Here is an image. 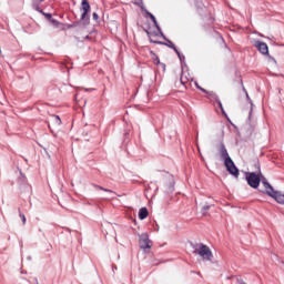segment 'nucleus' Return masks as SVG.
Returning a JSON list of instances; mask_svg holds the SVG:
<instances>
[{
	"mask_svg": "<svg viewBox=\"0 0 284 284\" xmlns=\"http://www.w3.org/2000/svg\"><path fill=\"white\" fill-rule=\"evenodd\" d=\"M240 284H247V283H245L244 281H240Z\"/></svg>",
	"mask_w": 284,
	"mask_h": 284,
	"instance_id": "obj_24",
	"label": "nucleus"
},
{
	"mask_svg": "<svg viewBox=\"0 0 284 284\" xmlns=\"http://www.w3.org/2000/svg\"><path fill=\"white\" fill-rule=\"evenodd\" d=\"M246 181L250 187L256 190L261 185V171L257 174L254 172L246 173Z\"/></svg>",
	"mask_w": 284,
	"mask_h": 284,
	"instance_id": "obj_2",
	"label": "nucleus"
},
{
	"mask_svg": "<svg viewBox=\"0 0 284 284\" xmlns=\"http://www.w3.org/2000/svg\"><path fill=\"white\" fill-rule=\"evenodd\" d=\"M260 176H261V182L266 190V194L270 195V193H272L274 191V187L270 185V182H267V179H265V176H263V173L260 172Z\"/></svg>",
	"mask_w": 284,
	"mask_h": 284,
	"instance_id": "obj_9",
	"label": "nucleus"
},
{
	"mask_svg": "<svg viewBox=\"0 0 284 284\" xmlns=\"http://www.w3.org/2000/svg\"><path fill=\"white\" fill-rule=\"evenodd\" d=\"M154 57H155V55H154ZM154 63H155V65H159V63H161V60L159 59V57H155Z\"/></svg>",
	"mask_w": 284,
	"mask_h": 284,
	"instance_id": "obj_20",
	"label": "nucleus"
},
{
	"mask_svg": "<svg viewBox=\"0 0 284 284\" xmlns=\"http://www.w3.org/2000/svg\"><path fill=\"white\" fill-rule=\"evenodd\" d=\"M205 94H209V99H214V101H217V103L223 112V103L220 102L219 95H216V93H214V92H207V91L205 92Z\"/></svg>",
	"mask_w": 284,
	"mask_h": 284,
	"instance_id": "obj_11",
	"label": "nucleus"
},
{
	"mask_svg": "<svg viewBox=\"0 0 284 284\" xmlns=\"http://www.w3.org/2000/svg\"><path fill=\"white\" fill-rule=\"evenodd\" d=\"M181 83H185V81H183V78H181Z\"/></svg>",
	"mask_w": 284,
	"mask_h": 284,
	"instance_id": "obj_25",
	"label": "nucleus"
},
{
	"mask_svg": "<svg viewBox=\"0 0 284 284\" xmlns=\"http://www.w3.org/2000/svg\"><path fill=\"white\" fill-rule=\"evenodd\" d=\"M254 45L257 48L261 54H270V48H267V43L256 40Z\"/></svg>",
	"mask_w": 284,
	"mask_h": 284,
	"instance_id": "obj_7",
	"label": "nucleus"
},
{
	"mask_svg": "<svg viewBox=\"0 0 284 284\" xmlns=\"http://www.w3.org/2000/svg\"><path fill=\"white\" fill-rule=\"evenodd\" d=\"M150 18L152 19L153 23L156 26V18L154 17V14L150 13Z\"/></svg>",
	"mask_w": 284,
	"mask_h": 284,
	"instance_id": "obj_18",
	"label": "nucleus"
},
{
	"mask_svg": "<svg viewBox=\"0 0 284 284\" xmlns=\"http://www.w3.org/2000/svg\"><path fill=\"white\" fill-rule=\"evenodd\" d=\"M50 123L49 124V130H51V132H53V130H59V128H61V118L59 115H51L50 118ZM53 128V130H52Z\"/></svg>",
	"mask_w": 284,
	"mask_h": 284,
	"instance_id": "obj_5",
	"label": "nucleus"
},
{
	"mask_svg": "<svg viewBox=\"0 0 284 284\" xmlns=\"http://www.w3.org/2000/svg\"><path fill=\"white\" fill-rule=\"evenodd\" d=\"M224 165H225L227 172L230 174H232V176H234L235 179H239V168H236V164H234V161H232V158L227 159L224 162Z\"/></svg>",
	"mask_w": 284,
	"mask_h": 284,
	"instance_id": "obj_4",
	"label": "nucleus"
},
{
	"mask_svg": "<svg viewBox=\"0 0 284 284\" xmlns=\"http://www.w3.org/2000/svg\"><path fill=\"white\" fill-rule=\"evenodd\" d=\"M163 45H168L169 48H172V50H174V52H176L179 49H176V45H174V43L170 40H168V43H163Z\"/></svg>",
	"mask_w": 284,
	"mask_h": 284,
	"instance_id": "obj_13",
	"label": "nucleus"
},
{
	"mask_svg": "<svg viewBox=\"0 0 284 284\" xmlns=\"http://www.w3.org/2000/svg\"><path fill=\"white\" fill-rule=\"evenodd\" d=\"M193 253L201 256L202 261H212V258H214L212 250H210V247L203 243L196 244Z\"/></svg>",
	"mask_w": 284,
	"mask_h": 284,
	"instance_id": "obj_1",
	"label": "nucleus"
},
{
	"mask_svg": "<svg viewBox=\"0 0 284 284\" xmlns=\"http://www.w3.org/2000/svg\"><path fill=\"white\" fill-rule=\"evenodd\" d=\"M196 88H199V90H201L202 92H207V90L201 88V85L196 84Z\"/></svg>",
	"mask_w": 284,
	"mask_h": 284,
	"instance_id": "obj_21",
	"label": "nucleus"
},
{
	"mask_svg": "<svg viewBox=\"0 0 284 284\" xmlns=\"http://www.w3.org/2000/svg\"><path fill=\"white\" fill-rule=\"evenodd\" d=\"M217 152L221 156V159L224 161V163L227 161V159H232L230 158V153H227V149H225V144L220 143L217 145Z\"/></svg>",
	"mask_w": 284,
	"mask_h": 284,
	"instance_id": "obj_6",
	"label": "nucleus"
},
{
	"mask_svg": "<svg viewBox=\"0 0 284 284\" xmlns=\"http://www.w3.org/2000/svg\"><path fill=\"white\" fill-rule=\"evenodd\" d=\"M47 19H49V21L52 19V14H50V13H47Z\"/></svg>",
	"mask_w": 284,
	"mask_h": 284,
	"instance_id": "obj_22",
	"label": "nucleus"
},
{
	"mask_svg": "<svg viewBox=\"0 0 284 284\" xmlns=\"http://www.w3.org/2000/svg\"><path fill=\"white\" fill-rule=\"evenodd\" d=\"M210 207H211L210 205H204L203 209H202L203 210V214H205V212H207V210H210Z\"/></svg>",
	"mask_w": 284,
	"mask_h": 284,
	"instance_id": "obj_19",
	"label": "nucleus"
},
{
	"mask_svg": "<svg viewBox=\"0 0 284 284\" xmlns=\"http://www.w3.org/2000/svg\"><path fill=\"white\" fill-rule=\"evenodd\" d=\"M20 219H22V223L26 225V215L23 213H20Z\"/></svg>",
	"mask_w": 284,
	"mask_h": 284,
	"instance_id": "obj_17",
	"label": "nucleus"
},
{
	"mask_svg": "<svg viewBox=\"0 0 284 284\" xmlns=\"http://www.w3.org/2000/svg\"><path fill=\"white\" fill-rule=\"evenodd\" d=\"M148 214H149V212H148L146 207L140 209V211H139L140 221H145V219H148Z\"/></svg>",
	"mask_w": 284,
	"mask_h": 284,
	"instance_id": "obj_12",
	"label": "nucleus"
},
{
	"mask_svg": "<svg viewBox=\"0 0 284 284\" xmlns=\"http://www.w3.org/2000/svg\"><path fill=\"white\" fill-rule=\"evenodd\" d=\"M93 19L97 21L99 19V14L93 13Z\"/></svg>",
	"mask_w": 284,
	"mask_h": 284,
	"instance_id": "obj_23",
	"label": "nucleus"
},
{
	"mask_svg": "<svg viewBox=\"0 0 284 284\" xmlns=\"http://www.w3.org/2000/svg\"><path fill=\"white\" fill-rule=\"evenodd\" d=\"M175 52H176V54H178L180 61H185V55H182L181 52H179V50L175 51Z\"/></svg>",
	"mask_w": 284,
	"mask_h": 284,
	"instance_id": "obj_15",
	"label": "nucleus"
},
{
	"mask_svg": "<svg viewBox=\"0 0 284 284\" xmlns=\"http://www.w3.org/2000/svg\"><path fill=\"white\" fill-rule=\"evenodd\" d=\"M268 196H271V199H274V201H276V203H280V205H284V194L273 190L272 193H268Z\"/></svg>",
	"mask_w": 284,
	"mask_h": 284,
	"instance_id": "obj_8",
	"label": "nucleus"
},
{
	"mask_svg": "<svg viewBox=\"0 0 284 284\" xmlns=\"http://www.w3.org/2000/svg\"><path fill=\"white\" fill-rule=\"evenodd\" d=\"M49 21H51L52 26H59V21L54 20V19H50Z\"/></svg>",
	"mask_w": 284,
	"mask_h": 284,
	"instance_id": "obj_16",
	"label": "nucleus"
},
{
	"mask_svg": "<svg viewBox=\"0 0 284 284\" xmlns=\"http://www.w3.org/2000/svg\"><path fill=\"white\" fill-rule=\"evenodd\" d=\"M99 190H102V192H109L110 194H114V191L104 189L103 186H99Z\"/></svg>",
	"mask_w": 284,
	"mask_h": 284,
	"instance_id": "obj_14",
	"label": "nucleus"
},
{
	"mask_svg": "<svg viewBox=\"0 0 284 284\" xmlns=\"http://www.w3.org/2000/svg\"><path fill=\"white\" fill-rule=\"evenodd\" d=\"M82 16L81 19H85L88 17V13L90 12V2L88 0H82Z\"/></svg>",
	"mask_w": 284,
	"mask_h": 284,
	"instance_id": "obj_10",
	"label": "nucleus"
},
{
	"mask_svg": "<svg viewBox=\"0 0 284 284\" xmlns=\"http://www.w3.org/2000/svg\"><path fill=\"white\" fill-rule=\"evenodd\" d=\"M139 245L141 250H150L152 247V242L148 233H142L139 235Z\"/></svg>",
	"mask_w": 284,
	"mask_h": 284,
	"instance_id": "obj_3",
	"label": "nucleus"
}]
</instances>
